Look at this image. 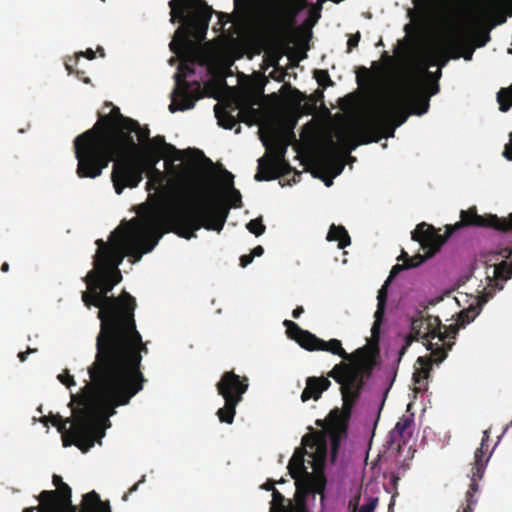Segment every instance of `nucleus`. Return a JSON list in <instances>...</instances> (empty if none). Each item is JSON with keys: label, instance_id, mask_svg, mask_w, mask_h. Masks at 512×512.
<instances>
[{"label": "nucleus", "instance_id": "1", "mask_svg": "<svg viewBox=\"0 0 512 512\" xmlns=\"http://www.w3.org/2000/svg\"><path fill=\"white\" fill-rule=\"evenodd\" d=\"M241 195L148 194L147 200L136 206L140 218L122 220L107 242L96 240L93 269L84 278L87 291L81 296L87 308H99L94 370L110 366L144 377L142 354L148 353V347L137 330L136 300L126 291L118 297L108 295L122 280L118 267L124 258L130 257L133 263L140 261L164 234L174 233L190 240L202 228L220 233L230 211L221 196L240 200Z\"/></svg>", "mask_w": 512, "mask_h": 512}, {"label": "nucleus", "instance_id": "2", "mask_svg": "<svg viewBox=\"0 0 512 512\" xmlns=\"http://www.w3.org/2000/svg\"><path fill=\"white\" fill-rule=\"evenodd\" d=\"M88 374L90 383L83 387L81 394L72 395L69 406L73 419H62L56 426L63 446L75 445L83 453L105 436L102 422H109L117 407L129 404L146 382L145 377L110 366L94 370V362L88 367Z\"/></svg>", "mask_w": 512, "mask_h": 512}, {"label": "nucleus", "instance_id": "3", "mask_svg": "<svg viewBox=\"0 0 512 512\" xmlns=\"http://www.w3.org/2000/svg\"><path fill=\"white\" fill-rule=\"evenodd\" d=\"M138 121L121 114L113 106L95 125L74 140L75 157L80 178H96L114 162L111 174L115 192L135 188L142 180V169L136 158L139 149L132 131Z\"/></svg>", "mask_w": 512, "mask_h": 512}, {"label": "nucleus", "instance_id": "4", "mask_svg": "<svg viewBox=\"0 0 512 512\" xmlns=\"http://www.w3.org/2000/svg\"><path fill=\"white\" fill-rule=\"evenodd\" d=\"M137 135L139 149L136 158L143 170L138 157L141 152L145 161L151 166L147 182V190L154 192H240L234 187V175L223 164L214 163L203 152L199 156L188 159L180 164L172 160H165V171L155 168L163 158L177 154L179 151L171 144L166 143L164 136L157 135L150 138L148 127H138L132 131Z\"/></svg>", "mask_w": 512, "mask_h": 512}, {"label": "nucleus", "instance_id": "5", "mask_svg": "<svg viewBox=\"0 0 512 512\" xmlns=\"http://www.w3.org/2000/svg\"><path fill=\"white\" fill-rule=\"evenodd\" d=\"M309 348V351L330 352L348 361L336 364L327 373L328 377L333 378L340 385L343 400L342 409H333L328 416L327 432L330 438L332 454L335 455L342 439L346 437L352 409L361 395L365 385V377H370L376 365L378 351L370 346H363L356 349L352 354H348L342 347L340 340L330 339L325 341L318 337L317 341L312 342Z\"/></svg>", "mask_w": 512, "mask_h": 512}, {"label": "nucleus", "instance_id": "6", "mask_svg": "<svg viewBox=\"0 0 512 512\" xmlns=\"http://www.w3.org/2000/svg\"><path fill=\"white\" fill-rule=\"evenodd\" d=\"M170 22L181 23L170 42V50L180 54L183 49L190 48L193 40L201 42L205 39L210 19L214 10L204 0H170Z\"/></svg>", "mask_w": 512, "mask_h": 512}, {"label": "nucleus", "instance_id": "7", "mask_svg": "<svg viewBox=\"0 0 512 512\" xmlns=\"http://www.w3.org/2000/svg\"><path fill=\"white\" fill-rule=\"evenodd\" d=\"M407 118L408 114L400 102L395 100L382 102L353 126L350 150L361 144L379 142L382 138L394 137L396 128L404 124Z\"/></svg>", "mask_w": 512, "mask_h": 512}, {"label": "nucleus", "instance_id": "8", "mask_svg": "<svg viewBox=\"0 0 512 512\" xmlns=\"http://www.w3.org/2000/svg\"><path fill=\"white\" fill-rule=\"evenodd\" d=\"M327 454V440L323 432H311L302 438V447L295 450L288 464L295 485L308 476L326 478L323 465Z\"/></svg>", "mask_w": 512, "mask_h": 512}, {"label": "nucleus", "instance_id": "9", "mask_svg": "<svg viewBox=\"0 0 512 512\" xmlns=\"http://www.w3.org/2000/svg\"><path fill=\"white\" fill-rule=\"evenodd\" d=\"M457 328L453 325L445 326L441 324L439 317L427 315L424 317L419 313L418 317L411 320V332L409 336L418 341L420 338L425 340L424 345L431 351L434 363L438 364L447 357V352L454 344Z\"/></svg>", "mask_w": 512, "mask_h": 512}, {"label": "nucleus", "instance_id": "10", "mask_svg": "<svg viewBox=\"0 0 512 512\" xmlns=\"http://www.w3.org/2000/svg\"><path fill=\"white\" fill-rule=\"evenodd\" d=\"M249 387L247 377H241L234 371H226L216 384L219 395L224 399V406L219 408L216 415L222 423L232 424L236 414L237 405L243 400V395Z\"/></svg>", "mask_w": 512, "mask_h": 512}, {"label": "nucleus", "instance_id": "11", "mask_svg": "<svg viewBox=\"0 0 512 512\" xmlns=\"http://www.w3.org/2000/svg\"><path fill=\"white\" fill-rule=\"evenodd\" d=\"M472 43L471 32L466 28H459L445 41L443 50L433 51L428 54V60L431 62V65L438 63L441 68L448 62L447 53L453 52L454 58L463 57L465 60L470 61L474 53Z\"/></svg>", "mask_w": 512, "mask_h": 512}, {"label": "nucleus", "instance_id": "12", "mask_svg": "<svg viewBox=\"0 0 512 512\" xmlns=\"http://www.w3.org/2000/svg\"><path fill=\"white\" fill-rule=\"evenodd\" d=\"M194 74V61H182L178 67V71L175 74L176 87L174 93L180 98L179 101L173 100L169 105V111L174 113L178 110L184 111L194 107L195 102L200 98V95H195L191 91V84L186 78ZM195 92L200 93V84L194 82Z\"/></svg>", "mask_w": 512, "mask_h": 512}, {"label": "nucleus", "instance_id": "13", "mask_svg": "<svg viewBox=\"0 0 512 512\" xmlns=\"http://www.w3.org/2000/svg\"><path fill=\"white\" fill-rule=\"evenodd\" d=\"M327 479L320 476H308L306 480L301 481L296 486L293 501L290 502L291 512H312L309 507V501L315 502L316 495L319 494L321 503L325 499V488Z\"/></svg>", "mask_w": 512, "mask_h": 512}, {"label": "nucleus", "instance_id": "14", "mask_svg": "<svg viewBox=\"0 0 512 512\" xmlns=\"http://www.w3.org/2000/svg\"><path fill=\"white\" fill-rule=\"evenodd\" d=\"M52 482L57 490H44L38 497L49 512H72V508H79L72 504L71 488L63 482L61 476L54 474Z\"/></svg>", "mask_w": 512, "mask_h": 512}, {"label": "nucleus", "instance_id": "15", "mask_svg": "<svg viewBox=\"0 0 512 512\" xmlns=\"http://www.w3.org/2000/svg\"><path fill=\"white\" fill-rule=\"evenodd\" d=\"M488 438L489 435L487 431H484L481 446L476 449L474 454V463L471 468V483L465 496L466 505L459 508L457 512H473V505L477 503V499H475L474 495L478 491V481L483 477L486 463L488 461V458H486V451L488 449L486 441Z\"/></svg>", "mask_w": 512, "mask_h": 512}, {"label": "nucleus", "instance_id": "16", "mask_svg": "<svg viewBox=\"0 0 512 512\" xmlns=\"http://www.w3.org/2000/svg\"><path fill=\"white\" fill-rule=\"evenodd\" d=\"M453 230L452 227H447L445 235H441L434 226L421 222L412 232V239L419 242L424 250H427L428 256H432L440 250Z\"/></svg>", "mask_w": 512, "mask_h": 512}, {"label": "nucleus", "instance_id": "17", "mask_svg": "<svg viewBox=\"0 0 512 512\" xmlns=\"http://www.w3.org/2000/svg\"><path fill=\"white\" fill-rule=\"evenodd\" d=\"M461 222L459 225L492 227L502 232L512 231V213L508 218H498L496 215L484 217L478 215L475 208L461 211Z\"/></svg>", "mask_w": 512, "mask_h": 512}, {"label": "nucleus", "instance_id": "18", "mask_svg": "<svg viewBox=\"0 0 512 512\" xmlns=\"http://www.w3.org/2000/svg\"><path fill=\"white\" fill-rule=\"evenodd\" d=\"M492 277L487 275V286L484 288V299L482 303L487 302L493 297L496 291L502 290L504 282L512 276V261H502L496 265L492 270Z\"/></svg>", "mask_w": 512, "mask_h": 512}, {"label": "nucleus", "instance_id": "19", "mask_svg": "<svg viewBox=\"0 0 512 512\" xmlns=\"http://www.w3.org/2000/svg\"><path fill=\"white\" fill-rule=\"evenodd\" d=\"M302 8L303 6L298 9H282L273 22L269 24V31L279 36H289L295 29V19Z\"/></svg>", "mask_w": 512, "mask_h": 512}, {"label": "nucleus", "instance_id": "20", "mask_svg": "<svg viewBox=\"0 0 512 512\" xmlns=\"http://www.w3.org/2000/svg\"><path fill=\"white\" fill-rule=\"evenodd\" d=\"M286 148L282 147L273 158L258 160V170L255 179L258 181H267L277 177L279 164L283 161Z\"/></svg>", "mask_w": 512, "mask_h": 512}, {"label": "nucleus", "instance_id": "21", "mask_svg": "<svg viewBox=\"0 0 512 512\" xmlns=\"http://www.w3.org/2000/svg\"><path fill=\"white\" fill-rule=\"evenodd\" d=\"M440 76L441 70L439 69L435 73V83L430 87L429 94L426 96L419 95L414 86H410L407 89L406 97L411 99L415 114L422 115L428 111L430 96L436 94L439 90V85L437 81L440 78Z\"/></svg>", "mask_w": 512, "mask_h": 512}, {"label": "nucleus", "instance_id": "22", "mask_svg": "<svg viewBox=\"0 0 512 512\" xmlns=\"http://www.w3.org/2000/svg\"><path fill=\"white\" fill-rule=\"evenodd\" d=\"M486 13L494 25H501L512 16V0H489Z\"/></svg>", "mask_w": 512, "mask_h": 512}, {"label": "nucleus", "instance_id": "23", "mask_svg": "<svg viewBox=\"0 0 512 512\" xmlns=\"http://www.w3.org/2000/svg\"><path fill=\"white\" fill-rule=\"evenodd\" d=\"M283 325L286 328L288 338L297 342L302 348L310 350L312 342L317 341V336L308 330L302 329L297 323L292 320H284Z\"/></svg>", "mask_w": 512, "mask_h": 512}, {"label": "nucleus", "instance_id": "24", "mask_svg": "<svg viewBox=\"0 0 512 512\" xmlns=\"http://www.w3.org/2000/svg\"><path fill=\"white\" fill-rule=\"evenodd\" d=\"M331 385V382L326 377H308L306 380V387L302 391L301 400L306 402L310 399L318 400L322 393L326 391Z\"/></svg>", "mask_w": 512, "mask_h": 512}, {"label": "nucleus", "instance_id": "25", "mask_svg": "<svg viewBox=\"0 0 512 512\" xmlns=\"http://www.w3.org/2000/svg\"><path fill=\"white\" fill-rule=\"evenodd\" d=\"M434 362L433 358L419 357L417 363L420 364L419 368H415L413 373V382L415 385V392H424L428 388V378L431 370V364Z\"/></svg>", "mask_w": 512, "mask_h": 512}, {"label": "nucleus", "instance_id": "26", "mask_svg": "<svg viewBox=\"0 0 512 512\" xmlns=\"http://www.w3.org/2000/svg\"><path fill=\"white\" fill-rule=\"evenodd\" d=\"M327 240L338 241V247L340 249H343L351 244V239L347 230L341 225H331L327 234Z\"/></svg>", "mask_w": 512, "mask_h": 512}, {"label": "nucleus", "instance_id": "27", "mask_svg": "<svg viewBox=\"0 0 512 512\" xmlns=\"http://www.w3.org/2000/svg\"><path fill=\"white\" fill-rule=\"evenodd\" d=\"M402 257L405 258V263L403 265L396 264L392 267L390 275L387 279L388 282L394 278L401 270L417 267L425 260V257L420 254L414 257H409L408 254L404 251L402 252Z\"/></svg>", "mask_w": 512, "mask_h": 512}, {"label": "nucleus", "instance_id": "28", "mask_svg": "<svg viewBox=\"0 0 512 512\" xmlns=\"http://www.w3.org/2000/svg\"><path fill=\"white\" fill-rule=\"evenodd\" d=\"M482 308V303L477 302L475 305H470L467 309H463L457 318V323L454 325L457 329L458 327H465L467 324L471 323L477 315L480 313Z\"/></svg>", "mask_w": 512, "mask_h": 512}, {"label": "nucleus", "instance_id": "29", "mask_svg": "<svg viewBox=\"0 0 512 512\" xmlns=\"http://www.w3.org/2000/svg\"><path fill=\"white\" fill-rule=\"evenodd\" d=\"M412 416H402L396 423L394 429L391 432V438L394 442H400L404 439L406 431L412 426Z\"/></svg>", "mask_w": 512, "mask_h": 512}, {"label": "nucleus", "instance_id": "30", "mask_svg": "<svg viewBox=\"0 0 512 512\" xmlns=\"http://www.w3.org/2000/svg\"><path fill=\"white\" fill-rule=\"evenodd\" d=\"M290 502L278 490H274L270 512H286L290 509Z\"/></svg>", "mask_w": 512, "mask_h": 512}, {"label": "nucleus", "instance_id": "31", "mask_svg": "<svg viewBox=\"0 0 512 512\" xmlns=\"http://www.w3.org/2000/svg\"><path fill=\"white\" fill-rule=\"evenodd\" d=\"M215 115L218 124L225 129H232L237 124L236 118L225 109L220 110L218 105H215Z\"/></svg>", "mask_w": 512, "mask_h": 512}, {"label": "nucleus", "instance_id": "32", "mask_svg": "<svg viewBox=\"0 0 512 512\" xmlns=\"http://www.w3.org/2000/svg\"><path fill=\"white\" fill-rule=\"evenodd\" d=\"M497 101L499 103V110L507 112L512 106V88H501L497 93Z\"/></svg>", "mask_w": 512, "mask_h": 512}, {"label": "nucleus", "instance_id": "33", "mask_svg": "<svg viewBox=\"0 0 512 512\" xmlns=\"http://www.w3.org/2000/svg\"><path fill=\"white\" fill-rule=\"evenodd\" d=\"M384 315H385V313L379 314V311H375V313H374L375 320H374V323L371 328V339L375 343L376 347L375 348L371 347L372 349H378L377 345L380 340V331H381V326L384 321ZM377 351L379 352V350H377Z\"/></svg>", "mask_w": 512, "mask_h": 512}, {"label": "nucleus", "instance_id": "34", "mask_svg": "<svg viewBox=\"0 0 512 512\" xmlns=\"http://www.w3.org/2000/svg\"><path fill=\"white\" fill-rule=\"evenodd\" d=\"M378 503V498H369L368 502L358 508V500L355 502L350 501L349 509L350 512H373Z\"/></svg>", "mask_w": 512, "mask_h": 512}, {"label": "nucleus", "instance_id": "35", "mask_svg": "<svg viewBox=\"0 0 512 512\" xmlns=\"http://www.w3.org/2000/svg\"><path fill=\"white\" fill-rule=\"evenodd\" d=\"M246 228L248 229V231L250 233L254 234L257 237L262 235L266 229L261 218H256V219L250 220L247 223Z\"/></svg>", "mask_w": 512, "mask_h": 512}, {"label": "nucleus", "instance_id": "36", "mask_svg": "<svg viewBox=\"0 0 512 512\" xmlns=\"http://www.w3.org/2000/svg\"><path fill=\"white\" fill-rule=\"evenodd\" d=\"M389 282L386 281L385 284L381 287V289L378 291L377 295V309L376 311H379V314L385 313V307H386V301H387V287Z\"/></svg>", "mask_w": 512, "mask_h": 512}, {"label": "nucleus", "instance_id": "37", "mask_svg": "<svg viewBox=\"0 0 512 512\" xmlns=\"http://www.w3.org/2000/svg\"><path fill=\"white\" fill-rule=\"evenodd\" d=\"M315 78L318 84L323 88L334 85V82L331 80L329 73L326 70H316Z\"/></svg>", "mask_w": 512, "mask_h": 512}, {"label": "nucleus", "instance_id": "38", "mask_svg": "<svg viewBox=\"0 0 512 512\" xmlns=\"http://www.w3.org/2000/svg\"><path fill=\"white\" fill-rule=\"evenodd\" d=\"M324 94L321 90H317L315 95L311 96V103H306L304 110L307 114H312L316 110V104L318 101H322Z\"/></svg>", "mask_w": 512, "mask_h": 512}, {"label": "nucleus", "instance_id": "39", "mask_svg": "<svg viewBox=\"0 0 512 512\" xmlns=\"http://www.w3.org/2000/svg\"><path fill=\"white\" fill-rule=\"evenodd\" d=\"M58 379L62 384H64L68 388L75 385L74 377L70 375L67 371L65 373L59 374Z\"/></svg>", "mask_w": 512, "mask_h": 512}, {"label": "nucleus", "instance_id": "40", "mask_svg": "<svg viewBox=\"0 0 512 512\" xmlns=\"http://www.w3.org/2000/svg\"><path fill=\"white\" fill-rule=\"evenodd\" d=\"M62 419H63L62 416L59 414H56V415L50 414L49 416H44L41 419V422L44 425H47V423L50 422L53 426L56 427V426H58V424L61 422Z\"/></svg>", "mask_w": 512, "mask_h": 512}, {"label": "nucleus", "instance_id": "41", "mask_svg": "<svg viewBox=\"0 0 512 512\" xmlns=\"http://www.w3.org/2000/svg\"><path fill=\"white\" fill-rule=\"evenodd\" d=\"M361 35L360 32H357L356 34L350 36V38L347 41V51L350 52L353 48H356L359 44Z\"/></svg>", "mask_w": 512, "mask_h": 512}, {"label": "nucleus", "instance_id": "42", "mask_svg": "<svg viewBox=\"0 0 512 512\" xmlns=\"http://www.w3.org/2000/svg\"><path fill=\"white\" fill-rule=\"evenodd\" d=\"M502 155L509 161H512V132L509 134V143L504 147Z\"/></svg>", "mask_w": 512, "mask_h": 512}, {"label": "nucleus", "instance_id": "43", "mask_svg": "<svg viewBox=\"0 0 512 512\" xmlns=\"http://www.w3.org/2000/svg\"><path fill=\"white\" fill-rule=\"evenodd\" d=\"M145 481V476H142L141 480L135 483L129 490L123 495L122 500L127 501L131 493L137 491L139 485Z\"/></svg>", "mask_w": 512, "mask_h": 512}, {"label": "nucleus", "instance_id": "44", "mask_svg": "<svg viewBox=\"0 0 512 512\" xmlns=\"http://www.w3.org/2000/svg\"><path fill=\"white\" fill-rule=\"evenodd\" d=\"M253 259V255H251V253L242 255L240 257V266L243 268L247 267L249 264L253 262Z\"/></svg>", "mask_w": 512, "mask_h": 512}, {"label": "nucleus", "instance_id": "45", "mask_svg": "<svg viewBox=\"0 0 512 512\" xmlns=\"http://www.w3.org/2000/svg\"><path fill=\"white\" fill-rule=\"evenodd\" d=\"M413 341H415V340L412 339L409 335L405 338V344L402 346V348L399 351V360L406 353L408 347L411 345V343Z\"/></svg>", "mask_w": 512, "mask_h": 512}, {"label": "nucleus", "instance_id": "46", "mask_svg": "<svg viewBox=\"0 0 512 512\" xmlns=\"http://www.w3.org/2000/svg\"><path fill=\"white\" fill-rule=\"evenodd\" d=\"M80 56H84L86 57L87 59L89 60H93L95 58V52L92 50V49H87L85 52H80L78 55H77V58L75 59V63L78 62V58Z\"/></svg>", "mask_w": 512, "mask_h": 512}, {"label": "nucleus", "instance_id": "47", "mask_svg": "<svg viewBox=\"0 0 512 512\" xmlns=\"http://www.w3.org/2000/svg\"><path fill=\"white\" fill-rule=\"evenodd\" d=\"M275 484H276V482H275L274 480L269 479V480H267V481H266V482L261 486V488H262V489H264V490H266V491H272V494H273V493H274V490H277V489L275 488Z\"/></svg>", "mask_w": 512, "mask_h": 512}, {"label": "nucleus", "instance_id": "48", "mask_svg": "<svg viewBox=\"0 0 512 512\" xmlns=\"http://www.w3.org/2000/svg\"><path fill=\"white\" fill-rule=\"evenodd\" d=\"M23 512H49L44 506L43 502H40V507L25 508Z\"/></svg>", "mask_w": 512, "mask_h": 512}, {"label": "nucleus", "instance_id": "49", "mask_svg": "<svg viewBox=\"0 0 512 512\" xmlns=\"http://www.w3.org/2000/svg\"><path fill=\"white\" fill-rule=\"evenodd\" d=\"M34 352H36V349L28 348L26 351H24V352H20V353L18 354V358H19V360H20L21 362H24V361H26V359H27L28 355H29L30 353H34Z\"/></svg>", "mask_w": 512, "mask_h": 512}, {"label": "nucleus", "instance_id": "50", "mask_svg": "<svg viewBox=\"0 0 512 512\" xmlns=\"http://www.w3.org/2000/svg\"><path fill=\"white\" fill-rule=\"evenodd\" d=\"M370 74H371V71L368 68L360 67L359 70H358V73H357V81H358V83H360L361 75L368 77V76H370Z\"/></svg>", "mask_w": 512, "mask_h": 512}, {"label": "nucleus", "instance_id": "51", "mask_svg": "<svg viewBox=\"0 0 512 512\" xmlns=\"http://www.w3.org/2000/svg\"><path fill=\"white\" fill-rule=\"evenodd\" d=\"M264 253V248L261 246V245H258L256 246L252 251H251V255H253V258L254 257H259V256H262Z\"/></svg>", "mask_w": 512, "mask_h": 512}, {"label": "nucleus", "instance_id": "52", "mask_svg": "<svg viewBox=\"0 0 512 512\" xmlns=\"http://www.w3.org/2000/svg\"><path fill=\"white\" fill-rule=\"evenodd\" d=\"M302 313H304V308L302 306H297L292 311V316H293V318H299Z\"/></svg>", "mask_w": 512, "mask_h": 512}, {"label": "nucleus", "instance_id": "53", "mask_svg": "<svg viewBox=\"0 0 512 512\" xmlns=\"http://www.w3.org/2000/svg\"><path fill=\"white\" fill-rule=\"evenodd\" d=\"M428 65L426 63H424L421 67V73L425 76V77H432V73L429 72L428 70Z\"/></svg>", "mask_w": 512, "mask_h": 512}, {"label": "nucleus", "instance_id": "54", "mask_svg": "<svg viewBox=\"0 0 512 512\" xmlns=\"http://www.w3.org/2000/svg\"><path fill=\"white\" fill-rule=\"evenodd\" d=\"M382 59H383L387 64H392V63H393V61H394L393 57H392V56H390V55H388V53H387V52H384V53L382 54Z\"/></svg>", "mask_w": 512, "mask_h": 512}, {"label": "nucleus", "instance_id": "55", "mask_svg": "<svg viewBox=\"0 0 512 512\" xmlns=\"http://www.w3.org/2000/svg\"><path fill=\"white\" fill-rule=\"evenodd\" d=\"M334 147V142L331 140L330 141V148L325 152L326 153V157H329V158H332V149Z\"/></svg>", "mask_w": 512, "mask_h": 512}, {"label": "nucleus", "instance_id": "56", "mask_svg": "<svg viewBox=\"0 0 512 512\" xmlns=\"http://www.w3.org/2000/svg\"><path fill=\"white\" fill-rule=\"evenodd\" d=\"M342 169H343V165L341 163H335V175L340 174Z\"/></svg>", "mask_w": 512, "mask_h": 512}, {"label": "nucleus", "instance_id": "57", "mask_svg": "<svg viewBox=\"0 0 512 512\" xmlns=\"http://www.w3.org/2000/svg\"><path fill=\"white\" fill-rule=\"evenodd\" d=\"M1 271L6 273L9 271V264L7 262H4L2 265H1Z\"/></svg>", "mask_w": 512, "mask_h": 512}, {"label": "nucleus", "instance_id": "58", "mask_svg": "<svg viewBox=\"0 0 512 512\" xmlns=\"http://www.w3.org/2000/svg\"><path fill=\"white\" fill-rule=\"evenodd\" d=\"M488 40H489V36L487 35V36H486V39H485L484 41H482V42L478 43V44H477V46H478V47H482V46H484Z\"/></svg>", "mask_w": 512, "mask_h": 512}, {"label": "nucleus", "instance_id": "59", "mask_svg": "<svg viewBox=\"0 0 512 512\" xmlns=\"http://www.w3.org/2000/svg\"><path fill=\"white\" fill-rule=\"evenodd\" d=\"M66 69L68 70L69 73L72 72V67L68 63H66Z\"/></svg>", "mask_w": 512, "mask_h": 512}, {"label": "nucleus", "instance_id": "60", "mask_svg": "<svg viewBox=\"0 0 512 512\" xmlns=\"http://www.w3.org/2000/svg\"><path fill=\"white\" fill-rule=\"evenodd\" d=\"M84 74V71H77V76L79 78H82V75Z\"/></svg>", "mask_w": 512, "mask_h": 512}, {"label": "nucleus", "instance_id": "61", "mask_svg": "<svg viewBox=\"0 0 512 512\" xmlns=\"http://www.w3.org/2000/svg\"><path fill=\"white\" fill-rule=\"evenodd\" d=\"M438 301H439V299H437V300H431V301H430V304H431V305H434V304H435L436 302H438Z\"/></svg>", "mask_w": 512, "mask_h": 512}, {"label": "nucleus", "instance_id": "62", "mask_svg": "<svg viewBox=\"0 0 512 512\" xmlns=\"http://www.w3.org/2000/svg\"><path fill=\"white\" fill-rule=\"evenodd\" d=\"M98 51H100V52H101V55H102V56H104V50H103V48H100V47H99V48H98Z\"/></svg>", "mask_w": 512, "mask_h": 512}, {"label": "nucleus", "instance_id": "63", "mask_svg": "<svg viewBox=\"0 0 512 512\" xmlns=\"http://www.w3.org/2000/svg\"><path fill=\"white\" fill-rule=\"evenodd\" d=\"M325 183H326V186H330V185H331V183H332V180H328V181H326Z\"/></svg>", "mask_w": 512, "mask_h": 512}, {"label": "nucleus", "instance_id": "64", "mask_svg": "<svg viewBox=\"0 0 512 512\" xmlns=\"http://www.w3.org/2000/svg\"><path fill=\"white\" fill-rule=\"evenodd\" d=\"M219 15H220L221 17H227V14L220 13Z\"/></svg>", "mask_w": 512, "mask_h": 512}]
</instances>
